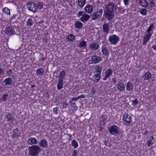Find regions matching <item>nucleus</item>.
<instances>
[{
  "label": "nucleus",
  "mask_w": 156,
  "mask_h": 156,
  "mask_svg": "<svg viewBox=\"0 0 156 156\" xmlns=\"http://www.w3.org/2000/svg\"><path fill=\"white\" fill-rule=\"evenodd\" d=\"M40 58H39V60L44 61L45 59L44 58V55L42 53H40Z\"/></svg>",
  "instance_id": "obj_43"
},
{
  "label": "nucleus",
  "mask_w": 156,
  "mask_h": 156,
  "mask_svg": "<svg viewBox=\"0 0 156 156\" xmlns=\"http://www.w3.org/2000/svg\"><path fill=\"white\" fill-rule=\"evenodd\" d=\"M27 7L28 9L29 10L33 12H35L37 9V5L32 2H29L28 3L27 5Z\"/></svg>",
  "instance_id": "obj_5"
},
{
  "label": "nucleus",
  "mask_w": 156,
  "mask_h": 156,
  "mask_svg": "<svg viewBox=\"0 0 156 156\" xmlns=\"http://www.w3.org/2000/svg\"><path fill=\"white\" fill-rule=\"evenodd\" d=\"M109 25L108 23H105L103 25V32L106 34L105 37H106V35L108 34V33L109 31Z\"/></svg>",
  "instance_id": "obj_12"
},
{
  "label": "nucleus",
  "mask_w": 156,
  "mask_h": 156,
  "mask_svg": "<svg viewBox=\"0 0 156 156\" xmlns=\"http://www.w3.org/2000/svg\"><path fill=\"white\" fill-rule=\"evenodd\" d=\"M6 72L9 76L12 73V71L11 69H9L8 71H6Z\"/></svg>",
  "instance_id": "obj_50"
},
{
  "label": "nucleus",
  "mask_w": 156,
  "mask_h": 156,
  "mask_svg": "<svg viewBox=\"0 0 156 156\" xmlns=\"http://www.w3.org/2000/svg\"><path fill=\"white\" fill-rule=\"evenodd\" d=\"M112 70L111 69H109L106 71L105 74L109 77L110 76L112 75Z\"/></svg>",
  "instance_id": "obj_34"
},
{
  "label": "nucleus",
  "mask_w": 156,
  "mask_h": 156,
  "mask_svg": "<svg viewBox=\"0 0 156 156\" xmlns=\"http://www.w3.org/2000/svg\"><path fill=\"white\" fill-rule=\"evenodd\" d=\"M123 119L125 122L128 124L130 123L132 121L131 116L128 114H124Z\"/></svg>",
  "instance_id": "obj_9"
},
{
  "label": "nucleus",
  "mask_w": 156,
  "mask_h": 156,
  "mask_svg": "<svg viewBox=\"0 0 156 156\" xmlns=\"http://www.w3.org/2000/svg\"><path fill=\"white\" fill-rule=\"evenodd\" d=\"M65 72L64 71H62L60 73L58 77L65 78Z\"/></svg>",
  "instance_id": "obj_41"
},
{
  "label": "nucleus",
  "mask_w": 156,
  "mask_h": 156,
  "mask_svg": "<svg viewBox=\"0 0 156 156\" xmlns=\"http://www.w3.org/2000/svg\"><path fill=\"white\" fill-rule=\"evenodd\" d=\"M33 24V21L32 19V18H29V19L27 22V25L29 26H31Z\"/></svg>",
  "instance_id": "obj_36"
},
{
  "label": "nucleus",
  "mask_w": 156,
  "mask_h": 156,
  "mask_svg": "<svg viewBox=\"0 0 156 156\" xmlns=\"http://www.w3.org/2000/svg\"><path fill=\"white\" fill-rule=\"evenodd\" d=\"M133 88V85L132 83L130 82L127 83L126 85V90L128 91H132Z\"/></svg>",
  "instance_id": "obj_20"
},
{
  "label": "nucleus",
  "mask_w": 156,
  "mask_h": 156,
  "mask_svg": "<svg viewBox=\"0 0 156 156\" xmlns=\"http://www.w3.org/2000/svg\"><path fill=\"white\" fill-rule=\"evenodd\" d=\"M138 101L137 99H136L133 101V104L134 105H138Z\"/></svg>",
  "instance_id": "obj_48"
},
{
  "label": "nucleus",
  "mask_w": 156,
  "mask_h": 156,
  "mask_svg": "<svg viewBox=\"0 0 156 156\" xmlns=\"http://www.w3.org/2000/svg\"><path fill=\"white\" fill-rule=\"evenodd\" d=\"M153 28H154V23H152L149 26L147 30V32L148 33H150V31H151Z\"/></svg>",
  "instance_id": "obj_39"
},
{
  "label": "nucleus",
  "mask_w": 156,
  "mask_h": 156,
  "mask_svg": "<svg viewBox=\"0 0 156 156\" xmlns=\"http://www.w3.org/2000/svg\"><path fill=\"white\" fill-rule=\"evenodd\" d=\"M123 1L125 5H128L129 0H123Z\"/></svg>",
  "instance_id": "obj_56"
},
{
  "label": "nucleus",
  "mask_w": 156,
  "mask_h": 156,
  "mask_svg": "<svg viewBox=\"0 0 156 156\" xmlns=\"http://www.w3.org/2000/svg\"><path fill=\"white\" fill-rule=\"evenodd\" d=\"M63 83L58 82L57 86V88L59 90H61L63 87Z\"/></svg>",
  "instance_id": "obj_37"
},
{
  "label": "nucleus",
  "mask_w": 156,
  "mask_h": 156,
  "mask_svg": "<svg viewBox=\"0 0 156 156\" xmlns=\"http://www.w3.org/2000/svg\"><path fill=\"white\" fill-rule=\"evenodd\" d=\"M75 26L76 28H80L82 27L83 24L80 21H77L75 23Z\"/></svg>",
  "instance_id": "obj_28"
},
{
  "label": "nucleus",
  "mask_w": 156,
  "mask_h": 156,
  "mask_svg": "<svg viewBox=\"0 0 156 156\" xmlns=\"http://www.w3.org/2000/svg\"><path fill=\"white\" fill-rule=\"evenodd\" d=\"M147 9H146L142 8L140 11V13L143 15L145 16L147 15Z\"/></svg>",
  "instance_id": "obj_33"
},
{
  "label": "nucleus",
  "mask_w": 156,
  "mask_h": 156,
  "mask_svg": "<svg viewBox=\"0 0 156 156\" xmlns=\"http://www.w3.org/2000/svg\"><path fill=\"white\" fill-rule=\"evenodd\" d=\"M78 97L79 98V99L80 98H85V95L84 94H82L81 95H80V96H78Z\"/></svg>",
  "instance_id": "obj_57"
},
{
  "label": "nucleus",
  "mask_w": 156,
  "mask_h": 156,
  "mask_svg": "<svg viewBox=\"0 0 156 156\" xmlns=\"http://www.w3.org/2000/svg\"><path fill=\"white\" fill-rule=\"evenodd\" d=\"M68 104L66 102V101H65L63 103V105H62L63 108H66L68 106Z\"/></svg>",
  "instance_id": "obj_46"
},
{
  "label": "nucleus",
  "mask_w": 156,
  "mask_h": 156,
  "mask_svg": "<svg viewBox=\"0 0 156 156\" xmlns=\"http://www.w3.org/2000/svg\"><path fill=\"white\" fill-rule=\"evenodd\" d=\"M79 5L80 7H83L85 4L86 0H78Z\"/></svg>",
  "instance_id": "obj_29"
},
{
  "label": "nucleus",
  "mask_w": 156,
  "mask_h": 156,
  "mask_svg": "<svg viewBox=\"0 0 156 156\" xmlns=\"http://www.w3.org/2000/svg\"><path fill=\"white\" fill-rule=\"evenodd\" d=\"M106 8L107 12H113L116 10L117 7V6L113 2L108 4Z\"/></svg>",
  "instance_id": "obj_4"
},
{
  "label": "nucleus",
  "mask_w": 156,
  "mask_h": 156,
  "mask_svg": "<svg viewBox=\"0 0 156 156\" xmlns=\"http://www.w3.org/2000/svg\"><path fill=\"white\" fill-rule=\"evenodd\" d=\"M79 47L80 48L84 47L87 45L86 42L84 41H82L79 43Z\"/></svg>",
  "instance_id": "obj_31"
},
{
  "label": "nucleus",
  "mask_w": 156,
  "mask_h": 156,
  "mask_svg": "<svg viewBox=\"0 0 156 156\" xmlns=\"http://www.w3.org/2000/svg\"><path fill=\"white\" fill-rule=\"evenodd\" d=\"M114 15L112 13H110L107 12H106L105 14V16L108 20H110L113 18Z\"/></svg>",
  "instance_id": "obj_24"
},
{
  "label": "nucleus",
  "mask_w": 156,
  "mask_h": 156,
  "mask_svg": "<svg viewBox=\"0 0 156 156\" xmlns=\"http://www.w3.org/2000/svg\"><path fill=\"white\" fill-rule=\"evenodd\" d=\"M5 33L8 36L14 35L16 33L14 27L12 26H7L5 28Z\"/></svg>",
  "instance_id": "obj_3"
},
{
  "label": "nucleus",
  "mask_w": 156,
  "mask_h": 156,
  "mask_svg": "<svg viewBox=\"0 0 156 156\" xmlns=\"http://www.w3.org/2000/svg\"><path fill=\"white\" fill-rule=\"evenodd\" d=\"M147 145L148 147H149L151 144H153V143H152V141L151 140H149L147 141Z\"/></svg>",
  "instance_id": "obj_51"
},
{
  "label": "nucleus",
  "mask_w": 156,
  "mask_h": 156,
  "mask_svg": "<svg viewBox=\"0 0 156 156\" xmlns=\"http://www.w3.org/2000/svg\"><path fill=\"white\" fill-rule=\"evenodd\" d=\"M58 107H55L53 108V112L55 114H57L58 113Z\"/></svg>",
  "instance_id": "obj_44"
},
{
  "label": "nucleus",
  "mask_w": 156,
  "mask_h": 156,
  "mask_svg": "<svg viewBox=\"0 0 156 156\" xmlns=\"http://www.w3.org/2000/svg\"><path fill=\"white\" fill-rule=\"evenodd\" d=\"M72 146L74 148H76L78 147V144L77 142L75 140H73L72 142Z\"/></svg>",
  "instance_id": "obj_30"
},
{
  "label": "nucleus",
  "mask_w": 156,
  "mask_h": 156,
  "mask_svg": "<svg viewBox=\"0 0 156 156\" xmlns=\"http://www.w3.org/2000/svg\"><path fill=\"white\" fill-rule=\"evenodd\" d=\"M117 88L118 90L120 92H122L124 90L125 87L123 83L119 81L117 85Z\"/></svg>",
  "instance_id": "obj_10"
},
{
  "label": "nucleus",
  "mask_w": 156,
  "mask_h": 156,
  "mask_svg": "<svg viewBox=\"0 0 156 156\" xmlns=\"http://www.w3.org/2000/svg\"><path fill=\"white\" fill-rule=\"evenodd\" d=\"M118 127L117 126L113 125L109 127L108 129L111 134L114 135L115 134H118Z\"/></svg>",
  "instance_id": "obj_8"
},
{
  "label": "nucleus",
  "mask_w": 156,
  "mask_h": 156,
  "mask_svg": "<svg viewBox=\"0 0 156 156\" xmlns=\"http://www.w3.org/2000/svg\"><path fill=\"white\" fill-rule=\"evenodd\" d=\"M112 81L114 84H115L117 82L116 79V78H114L112 79Z\"/></svg>",
  "instance_id": "obj_59"
},
{
  "label": "nucleus",
  "mask_w": 156,
  "mask_h": 156,
  "mask_svg": "<svg viewBox=\"0 0 156 156\" xmlns=\"http://www.w3.org/2000/svg\"><path fill=\"white\" fill-rule=\"evenodd\" d=\"M77 152L76 150H73V152L72 154V156H77Z\"/></svg>",
  "instance_id": "obj_47"
},
{
  "label": "nucleus",
  "mask_w": 156,
  "mask_h": 156,
  "mask_svg": "<svg viewBox=\"0 0 156 156\" xmlns=\"http://www.w3.org/2000/svg\"><path fill=\"white\" fill-rule=\"evenodd\" d=\"M12 80L10 77L5 79L3 82L4 85H10L12 84Z\"/></svg>",
  "instance_id": "obj_16"
},
{
  "label": "nucleus",
  "mask_w": 156,
  "mask_h": 156,
  "mask_svg": "<svg viewBox=\"0 0 156 156\" xmlns=\"http://www.w3.org/2000/svg\"><path fill=\"white\" fill-rule=\"evenodd\" d=\"M100 74L97 73V74H96L94 75V76H95V79L97 80V82L99 81L101 79V76L100 75Z\"/></svg>",
  "instance_id": "obj_38"
},
{
  "label": "nucleus",
  "mask_w": 156,
  "mask_h": 156,
  "mask_svg": "<svg viewBox=\"0 0 156 156\" xmlns=\"http://www.w3.org/2000/svg\"><path fill=\"white\" fill-rule=\"evenodd\" d=\"M152 48L154 50L156 51V44L153 45Z\"/></svg>",
  "instance_id": "obj_60"
},
{
  "label": "nucleus",
  "mask_w": 156,
  "mask_h": 156,
  "mask_svg": "<svg viewBox=\"0 0 156 156\" xmlns=\"http://www.w3.org/2000/svg\"><path fill=\"white\" fill-rule=\"evenodd\" d=\"M102 52L103 55H107V56L109 55V53L108 52L107 49L106 48L102 47Z\"/></svg>",
  "instance_id": "obj_27"
},
{
  "label": "nucleus",
  "mask_w": 156,
  "mask_h": 156,
  "mask_svg": "<svg viewBox=\"0 0 156 156\" xmlns=\"http://www.w3.org/2000/svg\"><path fill=\"white\" fill-rule=\"evenodd\" d=\"M101 58L100 57L96 55H94L91 57V59L89 61V63L90 64L98 63L101 60Z\"/></svg>",
  "instance_id": "obj_7"
},
{
  "label": "nucleus",
  "mask_w": 156,
  "mask_h": 156,
  "mask_svg": "<svg viewBox=\"0 0 156 156\" xmlns=\"http://www.w3.org/2000/svg\"><path fill=\"white\" fill-rule=\"evenodd\" d=\"M29 154L31 156H36L38 155L41 151V148L38 146L34 145L28 148Z\"/></svg>",
  "instance_id": "obj_1"
},
{
  "label": "nucleus",
  "mask_w": 156,
  "mask_h": 156,
  "mask_svg": "<svg viewBox=\"0 0 156 156\" xmlns=\"http://www.w3.org/2000/svg\"><path fill=\"white\" fill-rule=\"evenodd\" d=\"M8 96V94H4L3 95L2 99L4 100V101H5L6 100V98Z\"/></svg>",
  "instance_id": "obj_49"
},
{
  "label": "nucleus",
  "mask_w": 156,
  "mask_h": 156,
  "mask_svg": "<svg viewBox=\"0 0 156 156\" xmlns=\"http://www.w3.org/2000/svg\"><path fill=\"white\" fill-rule=\"evenodd\" d=\"M90 16L84 12V14L80 18V20L83 22L87 21L88 20Z\"/></svg>",
  "instance_id": "obj_14"
},
{
  "label": "nucleus",
  "mask_w": 156,
  "mask_h": 156,
  "mask_svg": "<svg viewBox=\"0 0 156 156\" xmlns=\"http://www.w3.org/2000/svg\"><path fill=\"white\" fill-rule=\"evenodd\" d=\"M28 143L30 145H35L37 144V140L34 137H31L28 140Z\"/></svg>",
  "instance_id": "obj_18"
},
{
  "label": "nucleus",
  "mask_w": 156,
  "mask_h": 156,
  "mask_svg": "<svg viewBox=\"0 0 156 156\" xmlns=\"http://www.w3.org/2000/svg\"><path fill=\"white\" fill-rule=\"evenodd\" d=\"M91 93L92 94H95L96 93V90L94 87H92L91 89Z\"/></svg>",
  "instance_id": "obj_52"
},
{
  "label": "nucleus",
  "mask_w": 156,
  "mask_h": 156,
  "mask_svg": "<svg viewBox=\"0 0 156 156\" xmlns=\"http://www.w3.org/2000/svg\"><path fill=\"white\" fill-rule=\"evenodd\" d=\"M119 40V37L116 35H111L109 38V41L112 44H116Z\"/></svg>",
  "instance_id": "obj_6"
},
{
  "label": "nucleus",
  "mask_w": 156,
  "mask_h": 156,
  "mask_svg": "<svg viewBox=\"0 0 156 156\" xmlns=\"http://www.w3.org/2000/svg\"><path fill=\"white\" fill-rule=\"evenodd\" d=\"M44 72V70L42 68H39L36 71V73L38 75H42Z\"/></svg>",
  "instance_id": "obj_26"
},
{
  "label": "nucleus",
  "mask_w": 156,
  "mask_h": 156,
  "mask_svg": "<svg viewBox=\"0 0 156 156\" xmlns=\"http://www.w3.org/2000/svg\"><path fill=\"white\" fill-rule=\"evenodd\" d=\"M150 6L151 7H154L155 5V3L153 0H149Z\"/></svg>",
  "instance_id": "obj_40"
},
{
  "label": "nucleus",
  "mask_w": 156,
  "mask_h": 156,
  "mask_svg": "<svg viewBox=\"0 0 156 156\" xmlns=\"http://www.w3.org/2000/svg\"><path fill=\"white\" fill-rule=\"evenodd\" d=\"M104 144L105 145H106L107 146H108V145L107 144V141L106 140H105V141H104Z\"/></svg>",
  "instance_id": "obj_62"
},
{
  "label": "nucleus",
  "mask_w": 156,
  "mask_h": 156,
  "mask_svg": "<svg viewBox=\"0 0 156 156\" xmlns=\"http://www.w3.org/2000/svg\"><path fill=\"white\" fill-rule=\"evenodd\" d=\"M6 118L8 121L11 122L13 123L15 120H16L15 118L12 116V115L11 114L9 113L7 115Z\"/></svg>",
  "instance_id": "obj_21"
},
{
  "label": "nucleus",
  "mask_w": 156,
  "mask_h": 156,
  "mask_svg": "<svg viewBox=\"0 0 156 156\" xmlns=\"http://www.w3.org/2000/svg\"><path fill=\"white\" fill-rule=\"evenodd\" d=\"M89 47L93 50H96L99 48V45L98 43L94 42H91Z\"/></svg>",
  "instance_id": "obj_11"
},
{
  "label": "nucleus",
  "mask_w": 156,
  "mask_h": 156,
  "mask_svg": "<svg viewBox=\"0 0 156 156\" xmlns=\"http://www.w3.org/2000/svg\"><path fill=\"white\" fill-rule=\"evenodd\" d=\"M108 77L105 74V76L103 78V80H107V79Z\"/></svg>",
  "instance_id": "obj_61"
},
{
  "label": "nucleus",
  "mask_w": 156,
  "mask_h": 156,
  "mask_svg": "<svg viewBox=\"0 0 156 156\" xmlns=\"http://www.w3.org/2000/svg\"><path fill=\"white\" fill-rule=\"evenodd\" d=\"M151 34L149 33L146 34L143 39V44L145 45L150 39L151 36Z\"/></svg>",
  "instance_id": "obj_15"
},
{
  "label": "nucleus",
  "mask_w": 156,
  "mask_h": 156,
  "mask_svg": "<svg viewBox=\"0 0 156 156\" xmlns=\"http://www.w3.org/2000/svg\"><path fill=\"white\" fill-rule=\"evenodd\" d=\"M68 40L70 41H73L75 39V37L73 34H70L68 36Z\"/></svg>",
  "instance_id": "obj_32"
},
{
  "label": "nucleus",
  "mask_w": 156,
  "mask_h": 156,
  "mask_svg": "<svg viewBox=\"0 0 156 156\" xmlns=\"http://www.w3.org/2000/svg\"><path fill=\"white\" fill-rule=\"evenodd\" d=\"M71 106L73 108L76 110H77L78 109V107L76 105L75 102L72 103V104H71Z\"/></svg>",
  "instance_id": "obj_42"
},
{
  "label": "nucleus",
  "mask_w": 156,
  "mask_h": 156,
  "mask_svg": "<svg viewBox=\"0 0 156 156\" xmlns=\"http://www.w3.org/2000/svg\"><path fill=\"white\" fill-rule=\"evenodd\" d=\"M79 99L78 97L74 98H72V101H76Z\"/></svg>",
  "instance_id": "obj_53"
},
{
  "label": "nucleus",
  "mask_w": 156,
  "mask_h": 156,
  "mask_svg": "<svg viewBox=\"0 0 156 156\" xmlns=\"http://www.w3.org/2000/svg\"><path fill=\"white\" fill-rule=\"evenodd\" d=\"M2 11L6 14H7L8 15H10V10L8 8L5 7L3 9Z\"/></svg>",
  "instance_id": "obj_35"
},
{
  "label": "nucleus",
  "mask_w": 156,
  "mask_h": 156,
  "mask_svg": "<svg viewBox=\"0 0 156 156\" xmlns=\"http://www.w3.org/2000/svg\"><path fill=\"white\" fill-rule=\"evenodd\" d=\"M16 15H14L12 17L11 19H15L16 18Z\"/></svg>",
  "instance_id": "obj_63"
},
{
  "label": "nucleus",
  "mask_w": 156,
  "mask_h": 156,
  "mask_svg": "<svg viewBox=\"0 0 156 156\" xmlns=\"http://www.w3.org/2000/svg\"><path fill=\"white\" fill-rule=\"evenodd\" d=\"M150 140H151H151H153L154 139V137H153V136H151L150 137Z\"/></svg>",
  "instance_id": "obj_64"
},
{
  "label": "nucleus",
  "mask_w": 156,
  "mask_h": 156,
  "mask_svg": "<svg viewBox=\"0 0 156 156\" xmlns=\"http://www.w3.org/2000/svg\"><path fill=\"white\" fill-rule=\"evenodd\" d=\"M93 9V7L90 5H87L86 6L85 8V12L89 13H90L92 12Z\"/></svg>",
  "instance_id": "obj_19"
},
{
  "label": "nucleus",
  "mask_w": 156,
  "mask_h": 156,
  "mask_svg": "<svg viewBox=\"0 0 156 156\" xmlns=\"http://www.w3.org/2000/svg\"><path fill=\"white\" fill-rule=\"evenodd\" d=\"M95 71L98 74H101L102 68L99 65H96L95 66Z\"/></svg>",
  "instance_id": "obj_25"
},
{
  "label": "nucleus",
  "mask_w": 156,
  "mask_h": 156,
  "mask_svg": "<svg viewBox=\"0 0 156 156\" xmlns=\"http://www.w3.org/2000/svg\"><path fill=\"white\" fill-rule=\"evenodd\" d=\"M58 78L59 79L58 82H61V83H63V80L64 78H62V77H58Z\"/></svg>",
  "instance_id": "obj_54"
},
{
  "label": "nucleus",
  "mask_w": 156,
  "mask_h": 156,
  "mask_svg": "<svg viewBox=\"0 0 156 156\" xmlns=\"http://www.w3.org/2000/svg\"><path fill=\"white\" fill-rule=\"evenodd\" d=\"M20 131L18 129L16 128L14 130L13 134L12 135V137L14 139L16 138H18L20 135Z\"/></svg>",
  "instance_id": "obj_17"
},
{
  "label": "nucleus",
  "mask_w": 156,
  "mask_h": 156,
  "mask_svg": "<svg viewBox=\"0 0 156 156\" xmlns=\"http://www.w3.org/2000/svg\"><path fill=\"white\" fill-rule=\"evenodd\" d=\"M43 4L42 3L39 2L38 3V5H37V8H39L40 9H41L43 8Z\"/></svg>",
  "instance_id": "obj_45"
},
{
  "label": "nucleus",
  "mask_w": 156,
  "mask_h": 156,
  "mask_svg": "<svg viewBox=\"0 0 156 156\" xmlns=\"http://www.w3.org/2000/svg\"><path fill=\"white\" fill-rule=\"evenodd\" d=\"M103 10L100 9L96 12H93L91 15L92 19L93 20H96L98 18H100L102 16Z\"/></svg>",
  "instance_id": "obj_2"
},
{
  "label": "nucleus",
  "mask_w": 156,
  "mask_h": 156,
  "mask_svg": "<svg viewBox=\"0 0 156 156\" xmlns=\"http://www.w3.org/2000/svg\"><path fill=\"white\" fill-rule=\"evenodd\" d=\"M139 3L144 7H147L148 6V3L146 0H139Z\"/></svg>",
  "instance_id": "obj_22"
},
{
  "label": "nucleus",
  "mask_w": 156,
  "mask_h": 156,
  "mask_svg": "<svg viewBox=\"0 0 156 156\" xmlns=\"http://www.w3.org/2000/svg\"><path fill=\"white\" fill-rule=\"evenodd\" d=\"M151 74L149 72H147L144 74L143 76V78L144 80H148L151 77Z\"/></svg>",
  "instance_id": "obj_23"
},
{
  "label": "nucleus",
  "mask_w": 156,
  "mask_h": 156,
  "mask_svg": "<svg viewBox=\"0 0 156 156\" xmlns=\"http://www.w3.org/2000/svg\"><path fill=\"white\" fill-rule=\"evenodd\" d=\"M5 72V70L4 69L0 68V75L3 74Z\"/></svg>",
  "instance_id": "obj_55"
},
{
  "label": "nucleus",
  "mask_w": 156,
  "mask_h": 156,
  "mask_svg": "<svg viewBox=\"0 0 156 156\" xmlns=\"http://www.w3.org/2000/svg\"><path fill=\"white\" fill-rule=\"evenodd\" d=\"M39 145L41 147L46 148L48 147V143L46 139H43L40 141Z\"/></svg>",
  "instance_id": "obj_13"
},
{
  "label": "nucleus",
  "mask_w": 156,
  "mask_h": 156,
  "mask_svg": "<svg viewBox=\"0 0 156 156\" xmlns=\"http://www.w3.org/2000/svg\"><path fill=\"white\" fill-rule=\"evenodd\" d=\"M83 14V12L81 11H80L78 13V16H80L81 15L82 16Z\"/></svg>",
  "instance_id": "obj_58"
}]
</instances>
